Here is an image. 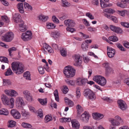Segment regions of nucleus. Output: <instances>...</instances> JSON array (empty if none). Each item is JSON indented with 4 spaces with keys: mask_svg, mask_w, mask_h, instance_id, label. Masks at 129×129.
I'll list each match as a JSON object with an SVG mask.
<instances>
[{
    "mask_svg": "<svg viewBox=\"0 0 129 129\" xmlns=\"http://www.w3.org/2000/svg\"><path fill=\"white\" fill-rule=\"evenodd\" d=\"M11 65L13 71L16 74H21L23 72L24 67L22 63L19 62H14L12 63Z\"/></svg>",
    "mask_w": 129,
    "mask_h": 129,
    "instance_id": "1",
    "label": "nucleus"
},
{
    "mask_svg": "<svg viewBox=\"0 0 129 129\" xmlns=\"http://www.w3.org/2000/svg\"><path fill=\"white\" fill-rule=\"evenodd\" d=\"M75 70L72 66H68L66 67L63 71L65 76L68 78L73 77L75 74Z\"/></svg>",
    "mask_w": 129,
    "mask_h": 129,
    "instance_id": "2",
    "label": "nucleus"
},
{
    "mask_svg": "<svg viewBox=\"0 0 129 129\" xmlns=\"http://www.w3.org/2000/svg\"><path fill=\"white\" fill-rule=\"evenodd\" d=\"M1 98L2 101L4 104L9 105V107L11 108H13L14 102V100L13 98H11L10 99V104L9 98L6 95L2 94L1 96Z\"/></svg>",
    "mask_w": 129,
    "mask_h": 129,
    "instance_id": "3",
    "label": "nucleus"
},
{
    "mask_svg": "<svg viewBox=\"0 0 129 129\" xmlns=\"http://www.w3.org/2000/svg\"><path fill=\"white\" fill-rule=\"evenodd\" d=\"M93 80L102 86H105L106 83V80L103 77L99 75L95 76L93 78Z\"/></svg>",
    "mask_w": 129,
    "mask_h": 129,
    "instance_id": "4",
    "label": "nucleus"
},
{
    "mask_svg": "<svg viewBox=\"0 0 129 129\" xmlns=\"http://www.w3.org/2000/svg\"><path fill=\"white\" fill-rule=\"evenodd\" d=\"M83 95L86 97L91 101H93L96 98L95 93L89 89H86L84 90Z\"/></svg>",
    "mask_w": 129,
    "mask_h": 129,
    "instance_id": "5",
    "label": "nucleus"
},
{
    "mask_svg": "<svg viewBox=\"0 0 129 129\" xmlns=\"http://www.w3.org/2000/svg\"><path fill=\"white\" fill-rule=\"evenodd\" d=\"M109 120L112 124V125L113 126H118L120 123H122L123 122L122 120L118 116H116L115 117V119L113 118H110Z\"/></svg>",
    "mask_w": 129,
    "mask_h": 129,
    "instance_id": "6",
    "label": "nucleus"
},
{
    "mask_svg": "<svg viewBox=\"0 0 129 129\" xmlns=\"http://www.w3.org/2000/svg\"><path fill=\"white\" fill-rule=\"evenodd\" d=\"M14 37V34L12 32H8L2 37V40L5 42H10L11 41Z\"/></svg>",
    "mask_w": 129,
    "mask_h": 129,
    "instance_id": "7",
    "label": "nucleus"
},
{
    "mask_svg": "<svg viewBox=\"0 0 129 129\" xmlns=\"http://www.w3.org/2000/svg\"><path fill=\"white\" fill-rule=\"evenodd\" d=\"M24 41H26L30 40L32 38V34L31 32L27 31L25 33L22 34L21 37Z\"/></svg>",
    "mask_w": 129,
    "mask_h": 129,
    "instance_id": "8",
    "label": "nucleus"
},
{
    "mask_svg": "<svg viewBox=\"0 0 129 129\" xmlns=\"http://www.w3.org/2000/svg\"><path fill=\"white\" fill-rule=\"evenodd\" d=\"M5 91L6 94L8 95L15 97L18 95V92L14 90L10 89L6 90Z\"/></svg>",
    "mask_w": 129,
    "mask_h": 129,
    "instance_id": "9",
    "label": "nucleus"
},
{
    "mask_svg": "<svg viewBox=\"0 0 129 129\" xmlns=\"http://www.w3.org/2000/svg\"><path fill=\"white\" fill-rule=\"evenodd\" d=\"M89 117V115L88 113L85 111L81 115L80 117V119L82 121L86 123L88 121Z\"/></svg>",
    "mask_w": 129,
    "mask_h": 129,
    "instance_id": "10",
    "label": "nucleus"
},
{
    "mask_svg": "<svg viewBox=\"0 0 129 129\" xmlns=\"http://www.w3.org/2000/svg\"><path fill=\"white\" fill-rule=\"evenodd\" d=\"M11 113L15 119H18L21 117V115L19 112L16 109H12L11 111Z\"/></svg>",
    "mask_w": 129,
    "mask_h": 129,
    "instance_id": "11",
    "label": "nucleus"
},
{
    "mask_svg": "<svg viewBox=\"0 0 129 129\" xmlns=\"http://www.w3.org/2000/svg\"><path fill=\"white\" fill-rule=\"evenodd\" d=\"M74 61L75 62L74 64L75 66H80L81 65L82 61L80 56L79 55H76L75 56Z\"/></svg>",
    "mask_w": 129,
    "mask_h": 129,
    "instance_id": "12",
    "label": "nucleus"
},
{
    "mask_svg": "<svg viewBox=\"0 0 129 129\" xmlns=\"http://www.w3.org/2000/svg\"><path fill=\"white\" fill-rule=\"evenodd\" d=\"M118 103L119 108L122 110H125L127 107L126 103L122 100H120L118 101Z\"/></svg>",
    "mask_w": 129,
    "mask_h": 129,
    "instance_id": "13",
    "label": "nucleus"
},
{
    "mask_svg": "<svg viewBox=\"0 0 129 129\" xmlns=\"http://www.w3.org/2000/svg\"><path fill=\"white\" fill-rule=\"evenodd\" d=\"M107 51L108 55L110 58L113 57L115 54V50L109 46H107Z\"/></svg>",
    "mask_w": 129,
    "mask_h": 129,
    "instance_id": "14",
    "label": "nucleus"
},
{
    "mask_svg": "<svg viewBox=\"0 0 129 129\" xmlns=\"http://www.w3.org/2000/svg\"><path fill=\"white\" fill-rule=\"evenodd\" d=\"M16 105L19 107L22 106L24 104L23 98L20 96L17 97L16 100Z\"/></svg>",
    "mask_w": 129,
    "mask_h": 129,
    "instance_id": "15",
    "label": "nucleus"
},
{
    "mask_svg": "<svg viewBox=\"0 0 129 129\" xmlns=\"http://www.w3.org/2000/svg\"><path fill=\"white\" fill-rule=\"evenodd\" d=\"M64 23L65 25L67 27H74L75 25L74 21L70 19L65 20Z\"/></svg>",
    "mask_w": 129,
    "mask_h": 129,
    "instance_id": "16",
    "label": "nucleus"
},
{
    "mask_svg": "<svg viewBox=\"0 0 129 129\" xmlns=\"http://www.w3.org/2000/svg\"><path fill=\"white\" fill-rule=\"evenodd\" d=\"M92 115L93 118L97 120H100L104 117L103 114L96 113H93Z\"/></svg>",
    "mask_w": 129,
    "mask_h": 129,
    "instance_id": "17",
    "label": "nucleus"
},
{
    "mask_svg": "<svg viewBox=\"0 0 129 129\" xmlns=\"http://www.w3.org/2000/svg\"><path fill=\"white\" fill-rule=\"evenodd\" d=\"M71 122L73 128L76 129L79 128L80 125L78 121L75 119L72 120Z\"/></svg>",
    "mask_w": 129,
    "mask_h": 129,
    "instance_id": "18",
    "label": "nucleus"
},
{
    "mask_svg": "<svg viewBox=\"0 0 129 129\" xmlns=\"http://www.w3.org/2000/svg\"><path fill=\"white\" fill-rule=\"evenodd\" d=\"M14 21L16 23H18L20 22L21 23L22 21H23L21 20V16L19 13H16L14 17Z\"/></svg>",
    "mask_w": 129,
    "mask_h": 129,
    "instance_id": "19",
    "label": "nucleus"
},
{
    "mask_svg": "<svg viewBox=\"0 0 129 129\" xmlns=\"http://www.w3.org/2000/svg\"><path fill=\"white\" fill-rule=\"evenodd\" d=\"M43 47L47 50L49 53H53L54 51L51 47L46 43H45L43 45Z\"/></svg>",
    "mask_w": 129,
    "mask_h": 129,
    "instance_id": "20",
    "label": "nucleus"
},
{
    "mask_svg": "<svg viewBox=\"0 0 129 129\" xmlns=\"http://www.w3.org/2000/svg\"><path fill=\"white\" fill-rule=\"evenodd\" d=\"M62 6L64 8H68L71 6V4L67 0H61Z\"/></svg>",
    "mask_w": 129,
    "mask_h": 129,
    "instance_id": "21",
    "label": "nucleus"
},
{
    "mask_svg": "<svg viewBox=\"0 0 129 129\" xmlns=\"http://www.w3.org/2000/svg\"><path fill=\"white\" fill-rule=\"evenodd\" d=\"M17 7L19 12L21 13L24 12L23 4L22 3H19L17 5Z\"/></svg>",
    "mask_w": 129,
    "mask_h": 129,
    "instance_id": "22",
    "label": "nucleus"
},
{
    "mask_svg": "<svg viewBox=\"0 0 129 129\" xmlns=\"http://www.w3.org/2000/svg\"><path fill=\"white\" fill-rule=\"evenodd\" d=\"M60 35V33L57 31H54L51 32V36L54 39L58 38Z\"/></svg>",
    "mask_w": 129,
    "mask_h": 129,
    "instance_id": "23",
    "label": "nucleus"
},
{
    "mask_svg": "<svg viewBox=\"0 0 129 129\" xmlns=\"http://www.w3.org/2000/svg\"><path fill=\"white\" fill-rule=\"evenodd\" d=\"M24 22L22 21L21 24H19V29L22 32H23L26 30L27 29L26 26L24 24Z\"/></svg>",
    "mask_w": 129,
    "mask_h": 129,
    "instance_id": "24",
    "label": "nucleus"
},
{
    "mask_svg": "<svg viewBox=\"0 0 129 129\" xmlns=\"http://www.w3.org/2000/svg\"><path fill=\"white\" fill-rule=\"evenodd\" d=\"M39 19L42 21L45 22L46 21L48 18V17L43 15H40L38 17Z\"/></svg>",
    "mask_w": 129,
    "mask_h": 129,
    "instance_id": "25",
    "label": "nucleus"
},
{
    "mask_svg": "<svg viewBox=\"0 0 129 129\" xmlns=\"http://www.w3.org/2000/svg\"><path fill=\"white\" fill-rule=\"evenodd\" d=\"M24 6L25 9L29 11H31L32 10V7L27 3L25 2L24 3Z\"/></svg>",
    "mask_w": 129,
    "mask_h": 129,
    "instance_id": "26",
    "label": "nucleus"
},
{
    "mask_svg": "<svg viewBox=\"0 0 129 129\" xmlns=\"http://www.w3.org/2000/svg\"><path fill=\"white\" fill-rule=\"evenodd\" d=\"M115 12V11L112 9L107 8L103 10V13H106L113 14Z\"/></svg>",
    "mask_w": 129,
    "mask_h": 129,
    "instance_id": "27",
    "label": "nucleus"
},
{
    "mask_svg": "<svg viewBox=\"0 0 129 129\" xmlns=\"http://www.w3.org/2000/svg\"><path fill=\"white\" fill-rule=\"evenodd\" d=\"M8 113V111L7 109H2L0 110V115H7Z\"/></svg>",
    "mask_w": 129,
    "mask_h": 129,
    "instance_id": "28",
    "label": "nucleus"
},
{
    "mask_svg": "<svg viewBox=\"0 0 129 129\" xmlns=\"http://www.w3.org/2000/svg\"><path fill=\"white\" fill-rule=\"evenodd\" d=\"M13 74V73L10 68L8 69L7 71L5 73V75L6 76H10Z\"/></svg>",
    "mask_w": 129,
    "mask_h": 129,
    "instance_id": "29",
    "label": "nucleus"
},
{
    "mask_svg": "<svg viewBox=\"0 0 129 129\" xmlns=\"http://www.w3.org/2000/svg\"><path fill=\"white\" fill-rule=\"evenodd\" d=\"M46 27L48 29H51L54 28L56 26L53 23H47Z\"/></svg>",
    "mask_w": 129,
    "mask_h": 129,
    "instance_id": "30",
    "label": "nucleus"
},
{
    "mask_svg": "<svg viewBox=\"0 0 129 129\" xmlns=\"http://www.w3.org/2000/svg\"><path fill=\"white\" fill-rule=\"evenodd\" d=\"M8 122L9 123V124L8 126V127H14L16 124L15 121L12 120L9 121Z\"/></svg>",
    "mask_w": 129,
    "mask_h": 129,
    "instance_id": "31",
    "label": "nucleus"
},
{
    "mask_svg": "<svg viewBox=\"0 0 129 129\" xmlns=\"http://www.w3.org/2000/svg\"><path fill=\"white\" fill-rule=\"evenodd\" d=\"M24 77L27 80H30V74L29 72L27 71L25 72L23 75Z\"/></svg>",
    "mask_w": 129,
    "mask_h": 129,
    "instance_id": "32",
    "label": "nucleus"
},
{
    "mask_svg": "<svg viewBox=\"0 0 129 129\" xmlns=\"http://www.w3.org/2000/svg\"><path fill=\"white\" fill-rule=\"evenodd\" d=\"M22 115L23 118L26 119L28 118L29 117V112L24 111L22 112Z\"/></svg>",
    "mask_w": 129,
    "mask_h": 129,
    "instance_id": "33",
    "label": "nucleus"
},
{
    "mask_svg": "<svg viewBox=\"0 0 129 129\" xmlns=\"http://www.w3.org/2000/svg\"><path fill=\"white\" fill-rule=\"evenodd\" d=\"M109 39L110 41L113 42H116L118 40L116 36H114L109 37Z\"/></svg>",
    "mask_w": 129,
    "mask_h": 129,
    "instance_id": "34",
    "label": "nucleus"
},
{
    "mask_svg": "<svg viewBox=\"0 0 129 129\" xmlns=\"http://www.w3.org/2000/svg\"><path fill=\"white\" fill-rule=\"evenodd\" d=\"M22 125L23 127L26 128H30L32 127L30 124L25 122H23L22 124Z\"/></svg>",
    "mask_w": 129,
    "mask_h": 129,
    "instance_id": "35",
    "label": "nucleus"
},
{
    "mask_svg": "<svg viewBox=\"0 0 129 129\" xmlns=\"http://www.w3.org/2000/svg\"><path fill=\"white\" fill-rule=\"evenodd\" d=\"M65 81L66 83L69 85L73 86L74 85L75 82L74 80H70L67 79L65 80Z\"/></svg>",
    "mask_w": 129,
    "mask_h": 129,
    "instance_id": "36",
    "label": "nucleus"
},
{
    "mask_svg": "<svg viewBox=\"0 0 129 129\" xmlns=\"http://www.w3.org/2000/svg\"><path fill=\"white\" fill-rule=\"evenodd\" d=\"M54 94L55 100L57 102L59 101V98L57 90H55L54 92Z\"/></svg>",
    "mask_w": 129,
    "mask_h": 129,
    "instance_id": "37",
    "label": "nucleus"
},
{
    "mask_svg": "<svg viewBox=\"0 0 129 129\" xmlns=\"http://www.w3.org/2000/svg\"><path fill=\"white\" fill-rule=\"evenodd\" d=\"M16 50V48L14 47H12L8 49V51L9 52V54L10 56H11L12 54V53L13 51Z\"/></svg>",
    "mask_w": 129,
    "mask_h": 129,
    "instance_id": "38",
    "label": "nucleus"
},
{
    "mask_svg": "<svg viewBox=\"0 0 129 129\" xmlns=\"http://www.w3.org/2000/svg\"><path fill=\"white\" fill-rule=\"evenodd\" d=\"M60 54L63 57H65L67 55V51L66 49H62L60 51Z\"/></svg>",
    "mask_w": 129,
    "mask_h": 129,
    "instance_id": "39",
    "label": "nucleus"
},
{
    "mask_svg": "<svg viewBox=\"0 0 129 129\" xmlns=\"http://www.w3.org/2000/svg\"><path fill=\"white\" fill-rule=\"evenodd\" d=\"M106 73L107 75L109 74H111L113 73V70L111 67H110L105 70Z\"/></svg>",
    "mask_w": 129,
    "mask_h": 129,
    "instance_id": "40",
    "label": "nucleus"
},
{
    "mask_svg": "<svg viewBox=\"0 0 129 129\" xmlns=\"http://www.w3.org/2000/svg\"><path fill=\"white\" fill-rule=\"evenodd\" d=\"M52 120L51 116L48 115L46 116L45 118V122H47Z\"/></svg>",
    "mask_w": 129,
    "mask_h": 129,
    "instance_id": "41",
    "label": "nucleus"
},
{
    "mask_svg": "<svg viewBox=\"0 0 129 129\" xmlns=\"http://www.w3.org/2000/svg\"><path fill=\"white\" fill-rule=\"evenodd\" d=\"M3 85H10L11 83L10 80L8 79H3Z\"/></svg>",
    "mask_w": 129,
    "mask_h": 129,
    "instance_id": "42",
    "label": "nucleus"
},
{
    "mask_svg": "<svg viewBox=\"0 0 129 129\" xmlns=\"http://www.w3.org/2000/svg\"><path fill=\"white\" fill-rule=\"evenodd\" d=\"M0 61L2 62H3L7 63H8L9 62L8 58L5 57H0Z\"/></svg>",
    "mask_w": 129,
    "mask_h": 129,
    "instance_id": "43",
    "label": "nucleus"
},
{
    "mask_svg": "<svg viewBox=\"0 0 129 129\" xmlns=\"http://www.w3.org/2000/svg\"><path fill=\"white\" fill-rule=\"evenodd\" d=\"M81 47L84 51H85L88 48L87 44L85 43H83L81 45Z\"/></svg>",
    "mask_w": 129,
    "mask_h": 129,
    "instance_id": "44",
    "label": "nucleus"
},
{
    "mask_svg": "<svg viewBox=\"0 0 129 129\" xmlns=\"http://www.w3.org/2000/svg\"><path fill=\"white\" fill-rule=\"evenodd\" d=\"M76 109L78 113L81 112L83 111L82 107L79 104H78L77 105L76 107Z\"/></svg>",
    "mask_w": 129,
    "mask_h": 129,
    "instance_id": "45",
    "label": "nucleus"
},
{
    "mask_svg": "<svg viewBox=\"0 0 129 129\" xmlns=\"http://www.w3.org/2000/svg\"><path fill=\"white\" fill-rule=\"evenodd\" d=\"M2 19L3 21L6 23H8L9 21V20L7 16H2Z\"/></svg>",
    "mask_w": 129,
    "mask_h": 129,
    "instance_id": "46",
    "label": "nucleus"
},
{
    "mask_svg": "<svg viewBox=\"0 0 129 129\" xmlns=\"http://www.w3.org/2000/svg\"><path fill=\"white\" fill-rule=\"evenodd\" d=\"M116 5L117 6L121 8H124L126 6V4L124 3L117 2V3Z\"/></svg>",
    "mask_w": 129,
    "mask_h": 129,
    "instance_id": "47",
    "label": "nucleus"
},
{
    "mask_svg": "<svg viewBox=\"0 0 129 129\" xmlns=\"http://www.w3.org/2000/svg\"><path fill=\"white\" fill-rule=\"evenodd\" d=\"M52 20L55 23H58L59 22V20L55 16H53L52 17Z\"/></svg>",
    "mask_w": 129,
    "mask_h": 129,
    "instance_id": "48",
    "label": "nucleus"
},
{
    "mask_svg": "<svg viewBox=\"0 0 129 129\" xmlns=\"http://www.w3.org/2000/svg\"><path fill=\"white\" fill-rule=\"evenodd\" d=\"M38 101L42 105H44L45 104H46L47 102V101L45 99H38Z\"/></svg>",
    "mask_w": 129,
    "mask_h": 129,
    "instance_id": "49",
    "label": "nucleus"
},
{
    "mask_svg": "<svg viewBox=\"0 0 129 129\" xmlns=\"http://www.w3.org/2000/svg\"><path fill=\"white\" fill-rule=\"evenodd\" d=\"M100 4L101 7L102 8L107 7V4L105 2H104L102 0H100Z\"/></svg>",
    "mask_w": 129,
    "mask_h": 129,
    "instance_id": "50",
    "label": "nucleus"
},
{
    "mask_svg": "<svg viewBox=\"0 0 129 129\" xmlns=\"http://www.w3.org/2000/svg\"><path fill=\"white\" fill-rule=\"evenodd\" d=\"M39 73L41 74H43L44 73V71L43 67L41 66L39 67L38 68Z\"/></svg>",
    "mask_w": 129,
    "mask_h": 129,
    "instance_id": "51",
    "label": "nucleus"
},
{
    "mask_svg": "<svg viewBox=\"0 0 129 129\" xmlns=\"http://www.w3.org/2000/svg\"><path fill=\"white\" fill-rule=\"evenodd\" d=\"M82 78H78L76 80L77 84L79 85H81L82 83Z\"/></svg>",
    "mask_w": 129,
    "mask_h": 129,
    "instance_id": "52",
    "label": "nucleus"
},
{
    "mask_svg": "<svg viewBox=\"0 0 129 129\" xmlns=\"http://www.w3.org/2000/svg\"><path fill=\"white\" fill-rule=\"evenodd\" d=\"M63 87V89L62 90V91L64 93L66 94L68 92L69 89L66 86H64Z\"/></svg>",
    "mask_w": 129,
    "mask_h": 129,
    "instance_id": "53",
    "label": "nucleus"
},
{
    "mask_svg": "<svg viewBox=\"0 0 129 129\" xmlns=\"http://www.w3.org/2000/svg\"><path fill=\"white\" fill-rule=\"evenodd\" d=\"M86 16L88 17L91 19H94V16L89 12L87 13L86 14Z\"/></svg>",
    "mask_w": 129,
    "mask_h": 129,
    "instance_id": "54",
    "label": "nucleus"
},
{
    "mask_svg": "<svg viewBox=\"0 0 129 129\" xmlns=\"http://www.w3.org/2000/svg\"><path fill=\"white\" fill-rule=\"evenodd\" d=\"M117 47L119 48L121 51H124V48L119 43H117L116 44Z\"/></svg>",
    "mask_w": 129,
    "mask_h": 129,
    "instance_id": "55",
    "label": "nucleus"
},
{
    "mask_svg": "<svg viewBox=\"0 0 129 129\" xmlns=\"http://www.w3.org/2000/svg\"><path fill=\"white\" fill-rule=\"evenodd\" d=\"M28 107L30 111L31 112L35 113L37 111H36L35 108L29 105L28 106Z\"/></svg>",
    "mask_w": 129,
    "mask_h": 129,
    "instance_id": "56",
    "label": "nucleus"
},
{
    "mask_svg": "<svg viewBox=\"0 0 129 129\" xmlns=\"http://www.w3.org/2000/svg\"><path fill=\"white\" fill-rule=\"evenodd\" d=\"M121 24L123 26L126 28L129 27V23L128 22H122Z\"/></svg>",
    "mask_w": 129,
    "mask_h": 129,
    "instance_id": "57",
    "label": "nucleus"
},
{
    "mask_svg": "<svg viewBox=\"0 0 129 129\" xmlns=\"http://www.w3.org/2000/svg\"><path fill=\"white\" fill-rule=\"evenodd\" d=\"M102 99L105 101H107L109 102H111L112 101V100L110 98H108L107 97H104L103 98H102Z\"/></svg>",
    "mask_w": 129,
    "mask_h": 129,
    "instance_id": "58",
    "label": "nucleus"
},
{
    "mask_svg": "<svg viewBox=\"0 0 129 129\" xmlns=\"http://www.w3.org/2000/svg\"><path fill=\"white\" fill-rule=\"evenodd\" d=\"M38 115L41 118L43 116V113L42 110L41 109H39L38 111Z\"/></svg>",
    "mask_w": 129,
    "mask_h": 129,
    "instance_id": "59",
    "label": "nucleus"
},
{
    "mask_svg": "<svg viewBox=\"0 0 129 129\" xmlns=\"http://www.w3.org/2000/svg\"><path fill=\"white\" fill-rule=\"evenodd\" d=\"M103 67L105 68V70L107 69H108L110 67L109 66V63L108 62H105L103 64Z\"/></svg>",
    "mask_w": 129,
    "mask_h": 129,
    "instance_id": "60",
    "label": "nucleus"
},
{
    "mask_svg": "<svg viewBox=\"0 0 129 129\" xmlns=\"http://www.w3.org/2000/svg\"><path fill=\"white\" fill-rule=\"evenodd\" d=\"M110 19L112 20L115 23H116L117 22V20L116 18L114 16H112L111 15Z\"/></svg>",
    "mask_w": 129,
    "mask_h": 129,
    "instance_id": "61",
    "label": "nucleus"
},
{
    "mask_svg": "<svg viewBox=\"0 0 129 129\" xmlns=\"http://www.w3.org/2000/svg\"><path fill=\"white\" fill-rule=\"evenodd\" d=\"M26 98V99L28 101H31L32 100V96L30 95V93H29L28 95L25 97Z\"/></svg>",
    "mask_w": 129,
    "mask_h": 129,
    "instance_id": "62",
    "label": "nucleus"
},
{
    "mask_svg": "<svg viewBox=\"0 0 129 129\" xmlns=\"http://www.w3.org/2000/svg\"><path fill=\"white\" fill-rule=\"evenodd\" d=\"M114 32L117 33H121L122 32V30L120 28L116 27Z\"/></svg>",
    "mask_w": 129,
    "mask_h": 129,
    "instance_id": "63",
    "label": "nucleus"
},
{
    "mask_svg": "<svg viewBox=\"0 0 129 129\" xmlns=\"http://www.w3.org/2000/svg\"><path fill=\"white\" fill-rule=\"evenodd\" d=\"M88 80L86 79L82 78V83L81 85H84L85 84L87 83Z\"/></svg>",
    "mask_w": 129,
    "mask_h": 129,
    "instance_id": "64",
    "label": "nucleus"
}]
</instances>
